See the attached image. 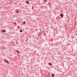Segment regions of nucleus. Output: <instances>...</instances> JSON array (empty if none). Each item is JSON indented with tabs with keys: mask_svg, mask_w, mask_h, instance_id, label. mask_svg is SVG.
<instances>
[{
	"mask_svg": "<svg viewBox=\"0 0 77 77\" xmlns=\"http://www.w3.org/2000/svg\"><path fill=\"white\" fill-rule=\"evenodd\" d=\"M60 16H61V17L62 18L63 17V14H61L60 15Z\"/></svg>",
	"mask_w": 77,
	"mask_h": 77,
	"instance_id": "obj_1",
	"label": "nucleus"
},
{
	"mask_svg": "<svg viewBox=\"0 0 77 77\" xmlns=\"http://www.w3.org/2000/svg\"><path fill=\"white\" fill-rule=\"evenodd\" d=\"M4 61H5V62H6L7 63H9V61H8V60H5Z\"/></svg>",
	"mask_w": 77,
	"mask_h": 77,
	"instance_id": "obj_2",
	"label": "nucleus"
},
{
	"mask_svg": "<svg viewBox=\"0 0 77 77\" xmlns=\"http://www.w3.org/2000/svg\"><path fill=\"white\" fill-rule=\"evenodd\" d=\"M2 32H6V31L4 29L3 30H2Z\"/></svg>",
	"mask_w": 77,
	"mask_h": 77,
	"instance_id": "obj_3",
	"label": "nucleus"
},
{
	"mask_svg": "<svg viewBox=\"0 0 77 77\" xmlns=\"http://www.w3.org/2000/svg\"><path fill=\"white\" fill-rule=\"evenodd\" d=\"M48 64H49V65H50V66L52 65V64H51V63H48Z\"/></svg>",
	"mask_w": 77,
	"mask_h": 77,
	"instance_id": "obj_4",
	"label": "nucleus"
},
{
	"mask_svg": "<svg viewBox=\"0 0 77 77\" xmlns=\"http://www.w3.org/2000/svg\"><path fill=\"white\" fill-rule=\"evenodd\" d=\"M26 3L27 4H29V2H28V1H26Z\"/></svg>",
	"mask_w": 77,
	"mask_h": 77,
	"instance_id": "obj_5",
	"label": "nucleus"
},
{
	"mask_svg": "<svg viewBox=\"0 0 77 77\" xmlns=\"http://www.w3.org/2000/svg\"><path fill=\"white\" fill-rule=\"evenodd\" d=\"M52 77H54V74H52Z\"/></svg>",
	"mask_w": 77,
	"mask_h": 77,
	"instance_id": "obj_6",
	"label": "nucleus"
},
{
	"mask_svg": "<svg viewBox=\"0 0 77 77\" xmlns=\"http://www.w3.org/2000/svg\"><path fill=\"white\" fill-rule=\"evenodd\" d=\"M20 32H22V30H20Z\"/></svg>",
	"mask_w": 77,
	"mask_h": 77,
	"instance_id": "obj_7",
	"label": "nucleus"
},
{
	"mask_svg": "<svg viewBox=\"0 0 77 77\" xmlns=\"http://www.w3.org/2000/svg\"><path fill=\"white\" fill-rule=\"evenodd\" d=\"M17 53H20V52L17 51Z\"/></svg>",
	"mask_w": 77,
	"mask_h": 77,
	"instance_id": "obj_8",
	"label": "nucleus"
},
{
	"mask_svg": "<svg viewBox=\"0 0 77 77\" xmlns=\"http://www.w3.org/2000/svg\"><path fill=\"white\" fill-rule=\"evenodd\" d=\"M19 11H17V13H18Z\"/></svg>",
	"mask_w": 77,
	"mask_h": 77,
	"instance_id": "obj_9",
	"label": "nucleus"
},
{
	"mask_svg": "<svg viewBox=\"0 0 77 77\" xmlns=\"http://www.w3.org/2000/svg\"><path fill=\"white\" fill-rule=\"evenodd\" d=\"M26 23V22H24L23 23V24H25Z\"/></svg>",
	"mask_w": 77,
	"mask_h": 77,
	"instance_id": "obj_10",
	"label": "nucleus"
},
{
	"mask_svg": "<svg viewBox=\"0 0 77 77\" xmlns=\"http://www.w3.org/2000/svg\"><path fill=\"white\" fill-rule=\"evenodd\" d=\"M17 28H19V26L17 27Z\"/></svg>",
	"mask_w": 77,
	"mask_h": 77,
	"instance_id": "obj_11",
	"label": "nucleus"
},
{
	"mask_svg": "<svg viewBox=\"0 0 77 77\" xmlns=\"http://www.w3.org/2000/svg\"><path fill=\"white\" fill-rule=\"evenodd\" d=\"M16 11H18L17 10H16Z\"/></svg>",
	"mask_w": 77,
	"mask_h": 77,
	"instance_id": "obj_12",
	"label": "nucleus"
}]
</instances>
